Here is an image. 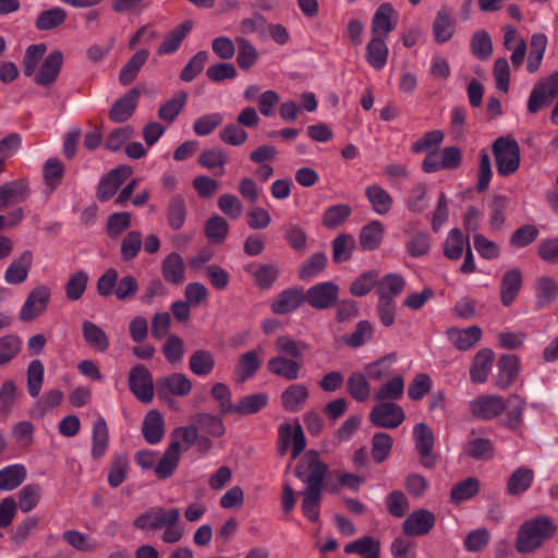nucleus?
<instances>
[{
	"instance_id": "nucleus-40",
	"label": "nucleus",
	"mask_w": 558,
	"mask_h": 558,
	"mask_svg": "<svg viewBox=\"0 0 558 558\" xmlns=\"http://www.w3.org/2000/svg\"><path fill=\"white\" fill-rule=\"evenodd\" d=\"M536 304L538 307H545L554 302L558 296V283L548 276H542L536 280L535 286Z\"/></svg>"
},
{
	"instance_id": "nucleus-43",
	"label": "nucleus",
	"mask_w": 558,
	"mask_h": 558,
	"mask_svg": "<svg viewBox=\"0 0 558 558\" xmlns=\"http://www.w3.org/2000/svg\"><path fill=\"white\" fill-rule=\"evenodd\" d=\"M148 57L149 51L146 49H141L136 51L132 56V58L125 63V65L121 69L119 74V82L122 85L131 84L137 76V73L142 69V66L147 61Z\"/></svg>"
},
{
	"instance_id": "nucleus-39",
	"label": "nucleus",
	"mask_w": 558,
	"mask_h": 558,
	"mask_svg": "<svg viewBox=\"0 0 558 558\" xmlns=\"http://www.w3.org/2000/svg\"><path fill=\"white\" fill-rule=\"evenodd\" d=\"M405 281L399 274H388L377 279V294L379 299L393 300L404 289Z\"/></svg>"
},
{
	"instance_id": "nucleus-36",
	"label": "nucleus",
	"mask_w": 558,
	"mask_h": 558,
	"mask_svg": "<svg viewBox=\"0 0 558 558\" xmlns=\"http://www.w3.org/2000/svg\"><path fill=\"white\" fill-rule=\"evenodd\" d=\"M191 29L192 23L190 21H185L184 23L174 27L169 34H167L158 47V54L162 56L175 52Z\"/></svg>"
},
{
	"instance_id": "nucleus-41",
	"label": "nucleus",
	"mask_w": 558,
	"mask_h": 558,
	"mask_svg": "<svg viewBox=\"0 0 558 558\" xmlns=\"http://www.w3.org/2000/svg\"><path fill=\"white\" fill-rule=\"evenodd\" d=\"M92 440L90 453L93 458H102L108 448V427L102 416L97 417L93 423Z\"/></svg>"
},
{
	"instance_id": "nucleus-7",
	"label": "nucleus",
	"mask_w": 558,
	"mask_h": 558,
	"mask_svg": "<svg viewBox=\"0 0 558 558\" xmlns=\"http://www.w3.org/2000/svg\"><path fill=\"white\" fill-rule=\"evenodd\" d=\"M506 409L504 399L496 395H481L469 402L470 413L478 420L490 421Z\"/></svg>"
},
{
	"instance_id": "nucleus-54",
	"label": "nucleus",
	"mask_w": 558,
	"mask_h": 558,
	"mask_svg": "<svg viewBox=\"0 0 558 558\" xmlns=\"http://www.w3.org/2000/svg\"><path fill=\"white\" fill-rule=\"evenodd\" d=\"M65 19V10L60 7H54L49 10L43 11L38 15L35 22V26L39 31H50L63 24Z\"/></svg>"
},
{
	"instance_id": "nucleus-58",
	"label": "nucleus",
	"mask_w": 558,
	"mask_h": 558,
	"mask_svg": "<svg viewBox=\"0 0 558 558\" xmlns=\"http://www.w3.org/2000/svg\"><path fill=\"white\" fill-rule=\"evenodd\" d=\"M508 405L509 408L504 424L510 429H517L523 421L525 401L518 395H512L508 398Z\"/></svg>"
},
{
	"instance_id": "nucleus-59",
	"label": "nucleus",
	"mask_w": 558,
	"mask_h": 558,
	"mask_svg": "<svg viewBox=\"0 0 558 558\" xmlns=\"http://www.w3.org/2000/svg\"><path fill=\"white\" fill-rule=\"evenodd\" d=\"M62 537L71 547L80 551L88 553L98 548V543L95 539L76 530L65 531Z\"/></svg>"
},
{
	"instance_id": "nucleus-42",
	"label": "nucleus",
	"mask_w": 558,
	"mask_h": 558,
	"mask_svg": "<svg viewBox=\"0 0 558 558\" xmlns=\"http://www.w3.org/2000/svg\"><path fill=\"white\" fill-rule=\"evenodd\" d=\"M26 468L15 463L0 470V490H13L26 478Z\"/></svg>"
},
{
	"instance_id": "nucleus-6",
	"label": "nucleus",
	"mask_w": 558,
	"mask_h": 558,
	"mask_svg": "<svg viewBox=\"0 0 558 558\" xmlns=\"http://www.w3.org/2000/svg\"><path fill=\"white\" fill-rule=\"evenodd\" d=\"M50 298V287L47 284H39L35 287L33 290H31L21 307L19 314L20 319L22 322H31L47 310Z\"/></svg>"
},
{
	"instance_id": "nucleus-51",
	"label": "nucleus",
	"mask_w": 558,
	"mask_h": 558,
	"mask_svg": "<svg viewBox=\"0 0 558 558\" xmlns=\"http://www.w3.org/2000/svg\"><path fill=\"white\" fill-rule=\"evenodd\" d=\"M187 94L179 90L174 96L160 106L158 117L166 122H173L186 104Z\"/></svg>"
},
{
	"instance_id": "nucleus-35",
	"label": "nucleus",
	"mask_w": 558,
	"mask_h": 558,
	"mask_svg": "<svg viewBox=\"0 0 558 558\" xmlns=\"http://www.w3.org/2000/svg\"><path fill=\"white\" fill-rule=\"evenodd\" d=\"M82 333L84 340L97 352H106L110 345L106 332L95 323L84 320L82 324Z\"/></svg>"
},
{
	"instance_id": "nucleus-8",
	"label": "nucleus",
	"mask_w": 558,
	"mask_h": 558,
	"mask_svg": "<svg viewBox=\"0 0 558 558\" xmlns=\"http://www.w3.org/2000/svg\"><path fill=\"white\" fill-rule=\"evenodd\" d=\"M339 287L332 281L312 286L304 294L305 301L316 310L331 307L338 300Z\"/></svg>"
},
{
	"instance_id": "nucleus-57",
	"label": "nucleus",
	"mask_w": 558,
	"mask_h": 558,
	"mask_svg": "<svg viewBox=\"0 0 558 558\" xmlns=\"http://www.w3.org/2000/svg\"><path fill=\"white\" fill-rule=\"evenodd\" d=\"M464 236L460 229L453 228L448 232L444 244V255L452 260L459 259L464 251Z\"/></svg>"
},
{
	"instance_id": "nucleus-4",
	"label": "nucleus",
	"mask_w": 558,
	"mask_h": 558,
	"mask_svg": "<svg viewBox=\"0 0 558 558\" xmlns=\"http://www.w3.org/2000/svg\"><path fill=\"white\" fill-rule=\"evenodd\" d=\"M404 418L403 409L396 402L378 401L369 412L371 423L380 428H397L403 423Z\"/></svg>"
},
{
	"instance_id": "nucleus-44",
	"label": "nucleus",
	"mask_w": 558,
	"mask_h": 558,
	"mask_svg": "<svg viewBox=\"0 0 558 558\" xmlns=\"http://www.w3.org/2000/svg\"><path fill=\"white\" fill-rule=\"evenodd\" d=\"M393 13L395 10L390 3L379 5L372 20L373 36L379 35L380 32L386 36L395 29L396 24L391 21Z\"/></svg>"
},
{
	"instance_id": "nucleus-19",
	"label": "nucleus",
	"mask_w": 558,
	"mask_h": 558,
	"mask_svg": "<svg viewBox=\"0 0 558 558\" xmlns=\"http://www.w3.org/2000/svg\"><path fill=\"white\" fill-rule=\"evenodd\" d=\"M28 193L29 186L26 179H16L2 184L0 186V210L5 209L13 203L25 199Z\"/></svg>"
},
{
	"instance_id": "nucleus-28",
	"label": "nucleus",
	"mask_w": 558,
	"mask_h": 558,
	"mask_svg": "<svg viewBox=\"0 0 558 558\" xmlns=\"http://www.w3.org/2000/svg\"><path fill=\"white\" fill-rule=\"evenodd\" d=\"M534 482V472L532 469L521 466L514 470L507 482V493L510 496H521L530 489Z\"/></svg>"
},
{
	"instance_id": "nucleus-46",
	"label": "nucleus",
	"mask_w": 558,
	"mask_h": 558,
	"mask_svg": "<svg viewBox=\"0 0 558 558\" xmlns=\"http://www.w3.org/2000/svg\"><path fill=\"white\" fill-rule=\"evenodd\" d=\"M268 403V396L263 392L244 396L236 403H234L233 414L251 415L259 412Z\"/></svg>"
},
{
	"instance_id": "nucleus-61",
	"label": "nucleus",
	"mask_w": 558,
	"mask_h": 558,
	"mask_svg": "<svg viewBox=\"0 0 558 558\" xmlns=\"http://www.w3.org/2000/svg\"><path fill=\"white\" fill-rule=\"evenodd\" d=\"M480 489V482L475 477H469L451 488L450 498L452 502L459 504L475 496Z\"/></svg>"
},
{
	"instance_id": "nucleus-38",
	"label": "nucleus",
	"mask_w": 558,
	"mask_h": 558,
	"mask_svg": "<svg viewBox=\"0 0 558 558\" xmlns=\"http://www.w3.org/2000/svg\"><path fill=\"white\" fill-rule=\"evenodd\" d=\"M454 21L448 9L438 11L433 23V33L435 40L439 44L447 43L454 34Z\"/></svg>"
},
{
	"instance_id": "nucleus-3",
	"label": "nucleus",
	"mask_w": 558,
	"mask_h": 558,
	"mask_svg": "<svg viewBox=\"0 0 558 558\" xmlns=\"http://www.w3.org/2000/svg\"><path fill=\"white\" fill-rule=\"evenodd\" d=\"M328 468L315 452H307L295 468L294 474L305 484L304 489L324 490Z\"/></svg>"
},
{
	"instance_id": "nucleus-48",
	"label": "nucleus",
	"mask_w": 558,
	"mask_h": 558,
	"mask_svg": "<svg viewBox=\"0 0 558 558\" xmlns=\"http://www.w3.org/2000/svg\"><path fill=\"white\" fill-rule=\"evenodd\" d=\"M215 364L214 354L206 350L195 351L189 361L191 372L201 377L209 375L214 371Z\"/></svg>"
},
{
	"instance_id": "nucleus-14",
	"label": "nucleus",
	"mask_w": 558,
	"mask_h": 558,
	"mask_svg": "<svg viewBox=\"0 0 558 558\" xmlns=\"http://www.w3.org/2000/svg\"><path fill=\"white\" fill-rule=\"evenodd\" d=\"M192 383L189 377L182 373H173L161 377L157 381V391L160 396L183 397L191 392Z\"/></svg>"
},
{
	"instance_id": "nucleus-33",
	"label": "nucleus",
	"mask_w": 558,
	"mask_h": 558,
	"mask_svg": "<svg viewBox=\"0 0 558 558\" xmlns=\"http://www.w3.org/2000/svg\"><path fill=\"white\" fill-rule=\"evenodd\" d=\"M365 196L376 214L384 216L390 211L392 206V197L380 185H368L365 189Z\"/></svg>"
},
{
	"instance_id": "nucleus-47",
	"label": "nucleus",
	"mask_w": 558,
	"mask_h": 558,
	"mask_svg": "<svg viewBox=\"0 0 558 558\" xmlns=\"http://www.w3.org/2000/svg\"><path fill=\"white\" fill-rule=\"evenodd\" d=\"M301 510L310 521L317 522L320 514L323 490L303 489Z\"/></svg>"
},
{
	"instance_id": "nucleus-1",
	"label": "nucleus",
	"mask_w": 558,
	"mask_h": 558,
	"mask_svg": "<svg viewBox=\"0 0 558 558\" xmlns=\"http://www.w3.org/2000/svg\"><path fill=\"white\" fill-rule=\"evenodd\" d=\"M133 524L140 531L162 532L161 541L166 544L179 543L185 534L178 508L150 507L137 515Z\"/></svg>"
},
{
	"instance_id": "nucleus-34",
	"label": "nucleus",
	"mask_w": 558,
	"mask_h": 558,
	"mask_svg": "<svg viewBox=\"0 0 558 558\" xmlns=\"http://www.w3.org/2000/svg\"><path fill=\"white\" fill-rule=\"evenodd\" d=\"M246 270L254 277L256 286L263 290H268L279 276V267L274 263L253 264L247 266Z\"/></svg>"
},
{
	"instance_id": "nucleus-50",
	"label": "nucleus",
	"mask_w": 558,
	"mask_h": 558,
	"mask_svg": "<svg viewBox=\"0 0 558 558\" xmlns=\"http://www.w3.org/2000/svg\"><path fill=\"white\" fill-rule=\"evenodd\" d=\"M405 251L413 258H421L430 251V235L426 231H415L405 242Z\"/></svg>"
},
{
	"instance_id": "nucleus-62",
	"label": "nucleus",
	"mask_w": 558,
	"mask_h": 558,
	"mask_svg": "<svg viewBox=\"0 0 558 558\" xmlns=\"http://www.w3.org/2000/svg\"><path fill=\"white\" fill-rule=\"evenodd\" d=\"M373 326L368 320L357 323L355 330L343 337V341L351 348H360L373 337Z\"/></svg>"
},
{
	"instance_id": "nucleus-60",
	"label": "nucleus",
	"mask_w": 558,
	"mask_h": 558,
	"mask_svg": "<svg viewBox=\"0 0 558 558\" xmlns=\"http://www.w3.org/2000/svg\"><path fill=\"white\" fill-rule=\"evenodd\" d=\"M327 256L322 252L313 254L302 265L299 276L302 280H312L317 277L326 267Z\"/></svg>"
},
{
	"instance_id": "nucleus-52",
	"label": "nucleus",
	"mask_w": 558,
	"mask_h": 558,
	"mask_svg": "<svg viewBox=\"0 0 558 558\" xmlns=\"http://www.w3.org/2000/svg\"><path fill=\"white\" fill-rule=\"evenodd\" d=\"M63 400V393L59 389L49 390L31 409L33 417L43 418L49 411L58 407Z\"/></svg>"
},
{
	"instance_id": "nucleus-27",
	"label": "nucleus",
	"mask_w": 558,
	"mask_h": 558,
	"mask_svg": "<svg viewBox=\"0 0 558 558\" xmlns=\"http://www.w3.org/2000/svg\"><path fill=\"white\" fill-rule=\"evenodd\" d=\"M304 293L300 289H288L282 291L271 304L274 313L284 315L295 311L303 302Z\"/></svg>"
},
{
	"instance_id": "nucleus-13",
	"label": "nucleus",
	"mask_w": 558,
	"mask_h": 558,
	"mask_svg": "<svg viewBox=\"0 0 558 558\" xmlns=\"http://www.w3.org/2000/svg\"><path fill=\"white\" fill-rule=\"evenodd\" d=\"M236 121L238 123H231L220 132V140H246L247 135L242 126H255L259 118L254 108L246 107L239 113Z\"/></svg>"
},
{
	"instance_id": "nucleus-17",
	"label": "nucleus",
	"mask_w": 558,
	"mask_h": 558,
	"mask_svg": "<svg viewBox=\"0 0 558 558\" xmlns=\"http://www.w3.org/2000/svg\"><path fill=\"white\" fill-rule=\"evenodd\" d=\"M33 265V253L24 251L19 257L14 258L4 271V280L9 284H21L27 277Z\"/></svg>"
},
{
	"instance_id": "nucleus-25",
	"label": "nucleus",
	"mask_w": 558,
	"mask_h": 558,
	"mask_svg": "<svg viewBox=\"0 0 558 558\" xmlns=\"http://www.w3.org/2000/svg\"><path fill=\"white\" fill-rule=\"evenodd\" d=\"M522 287V274L519 269H510L502 276L500 283V301L504 306H510Z\"/></svg>"
},
{
	"instance_id": "nucleus-5",
	"label": "nucleus",
	"mask_w": 558,
	"mask_h": 558,
	"mask_svg": "<svg viewBox=\"0 0 558 558\" xmlns=\"http://www.w3.org/2000/svg\"><path fill=\"white\" fill-rule=\"evenodd\" d=\"M497 171L500 175L513 173L520 166L518 142H493Z\"/></svg>"
},
{
	"instance_id": "nucleus-9",
	"label": "nucleus",
	"mask_w": 558,
	"mask_h": 558,
	"mask_svg": "<svg viewBox=\"0 0 558 558\" xmlns=\"http://www.w3.org/2000/svg\"><path fill=\"white\" fill-rule=\"evenodd\" d=\"M129 387L133 395L144 403H149L154 398L151 374L144 365H136L131 369Z\"/></svg>"
},
{
	"instance_id": "nucleus-30",
	"label": "nucleus",
	"mask_w": 558,
	"mask_h": 558,
	"mask_svg": "<svg viewBox=\"0 0 558 558\" xmlns=\"http://www.w3.org/2000/svg\"><path fill=\"white\" fill-rule=\"evenodd\" d=\"M64 175V167L57 158H49L43 165V181L45 193L52 194L61 184Z\"/></svg>"
},
{
	"instance_id": "nucleus-55",
	"label": "nucleus",
	"mask_w": 558,
	"mask_h": 558,
	"mask_svg": "<svg viewBox=\"0 0 558 558\" xmlns=\"http://www.w3.org/2000/svg\"><path fill=\"white\" fill-rule=\"evenodd\" d=\"M89 277L85 270L72 274L65 283V296L70 301L80 300L86 291Z\"/></svg>"
},
{
	"instance_id": "nucleus-22",
	"label": "nucleus",
	"mask_w": 558,
	"mask_h": 558,
	"mask_svg": "<svg viewBox=\"0 0 558 558\" xmlns=\"http://www.w3.org/2000/svg\"><path fill=\"white\" fill-rule=\"evenodd\" d=\"M268 371L287 380H295L300 376L301 363L298 359L277 355L271 357L267 363Z\"/></svg>"
},
{
	"instance_id": "nucleus-37",
	"label": "nucleus",
	"mask_w": 558,
	"mask_h": 558,
	"mask_svg": "<svg viewBox=\"0 0 558 558\" xmlns=\"http://www.w3.org/2000/svg\"><path fill=\"white\" fill-rule=\"evenodd\" d=\"M163 278L173 284H181L185 280L183 258L178 253L169 254L161 266Z\"/></svg>"
},
{
	"instance_id": "nucleus-10",
	"label": "nucleus",
	"mask_w": 558,
	"mask_h": 558,
	"mask_svg": "<svg viewBox=\"0 0 558 558\" xmlns=\"http://www.w3.org/2000/svg\"><path fill=\"white\" fill-rule=\"evenodd\" d=\"M555 97H558V72L534 86L529 97L527 109L531 113H535Z\"/></svg>"
},
{
	"instance_id": "nucleus-2",
	"label": "nucleus",
	"mask_w": 558,
	"mask_h": 558,
	"mask_svg": "<svg viewBox=\"0 0 558 558\" xmlns=\"http://www.w3.org/2000/svg\"><path fill=\"white\" fill-rule=\"evenodd\" d=\"M557 531L554 521L538 515L521 524L518 530L515 549L520 554H530L538 549Z\"/></svg>"
},
{
	"instance_id": "nucleus-20",
	"label": "nucleus",
	"mask_w": 558,
	"mask_h": 558,
	"mask_svg": "<svg viewBox=\"0 0 558 558\" xmlns=\"http://www.w3.org/2000/svg\"><path fill=\"white\" fill-rule=\"evenodd\" d=\"M495 354L490 349H481L471 363L470 378L474 384H484L490 373Z\"/></svg>"
},
{
	"instance_id": "nucleus-24",
	"label": "nucleus",
	"mask_w": 558,
	"mask_h": 558,
	"mask_svg": "<svg viewBox=\"0 0 558 558\" xmlns=\"http://www.w3.org/2000/svg\"><path fill=\"white\" fill-rule=\"evenodd\" d=\"M138 97L140 90L137 88L130 89L112 105L109 112L110 119L114 122L128 120L135 110Z\"/></svg>"
},
{
	"instance_id": "nucleus-53",
	"label": "nucleus",
	"mask_w": 558,
	"mask_h": 558,
	"mask_svg": "<svg viewBox=\"0 0 558 558\" xmlns=\"http://www.w3.org/2000/svg\"><path fill=\"white\" fill-rule=\"evenodd\" d=\"M355 248V240L351 234L341 233L332 241V258L336 263H343L351 258Z\"/></svg>"
},
{
	"instance_id": "nucleus-63",
	"label": "nucleus",
	"mask_w": 558,
	"mask_h": 558,
	"mask_svg": "<svg viewBox=\"0 0 558 558\" xmlns=\"http://www.w3.org/2000/svg\"><path fill=\"white\" fill-rule=\"evenodd\" d=\"M393 445L392 437L384 432L376 433L372 438V457L377 463L386 460Z\"/></svg>"
},
{
	"instance_id": "nucleus-11",
	"label": "nucleus",
	"mask_w": 558,
	"mask_h": 558,
	"mask_svg": "<svg viewBox=\"0 0 558 558\" xmlns=\"http://www.w3.org/2000/svg\"><path fill=\"white\" fill-rule=\"evenodd\" d=\"M132 170L128 166H120L112 169L109 173L104 175L97 187V198L100 202L110 199L122 185V183L131 175Z\"/></svg>"
},
{
	"instance_id": "nucleus-21",
	"label": "nucleus",
	"mask_w": 558,
	"mask_h": 558,
	"mask_svg": "<svg viewBox=\"0 0 558 558\" xmlns=\"http://www.w3.org/2000/svg\"><path fill=\"white\" fill-rule=\"evenodd\" d=\"M497 367L496 386L507 389L520 372V360L515 355L505 354L500 356Z\"/></svg>"
},
{
	"instance_id": "nucleus-32",
	"label": "nucleus",
	"mask_w": 558,
	"mask_h": 558,
	"mask_svg": "<svg viewBox=\"0 0 558 558\" xmlns=\"http://www.w3.org/2000/svg\"><path fill=\"white\" fill-rule=\"evenodd\" d=\"M389 49L385 43V38L375 35L366 45V60L369 65L376 70H381L387 63Z\"/></svg>"
},
{
	"instance_id": "nucleus-12",
	"label": "nucleus",
	"mask_w": 558,
	"mask_h": 558,
	"mask_svg": "<svg viewBox=\"0 0 558 558\" xmlns=\"http://www.w3.org/2000/svg\"><path fill=\"white\" fill-rule=\"evenodd\" d=\"M436 518L433 512L420 509L412 512L403 522L402 531L408 536L426 535L434 527Z\"/></svg>"
},
{
	"instance_id": "nucleus-18",
	"label": "nucleus",
	"mask_w": 558,
	"mask_h": 558,
	"mask_svg": "<svg viewBox=\"0 0 558 558\" xmlns=\"http://www.w3.org/2000/svg\"><path fill=\"white\" fill-rule=\"evenodd\" d=\"M63 64V54L59 50L50 52L44 60L39 71L36 73L34 81L40 86L51 85L58 77Z\"/></svg>"
},
{
	"instance_id": "nucleus-64",
	"label": "nucleus",
	"mask_w": 558,
	"mask_h": 558,
	"mask_svg": "<svg viewBox=\"0 0 558 558\" xmlns=\"http://www.w3.org/2000/svg\"><path fill=\"white\" fill-rule=\"evenodd\" d=\"M428 206L427 186L425 183H416L412 186L408 199L407 207L412 213H423Z\"/></svg>"
},
{
	"instance_id": "nucleus-29",
	"label": "nucleus",
	"mask_w": 558,
	"mask_h": 558,
	"mask_svg": "<svg viewBox=\"0 0 558 558\" xmlns=\"http://www.w3.org/2000/svg\"><path fill=\"white\" fill-rule=\"evenodd\" d=\"M404 378L400 374H396L387 379L375 392L376 401L396 402L403 397Z\"/></svg>"
},
{
	"instance_id": "nucleus-16",
	"label": "nucleus",
	"mask_w": 558,
	"mask_h": 558,
	"mask_svg": "<svg viewBox=\"0 0 558 558\" xmlns=\"http://www.w3.org/2000/svg\"><path fill=\"white\" fill-rule=\"evenodd\" d=\"M413 438L415 448L422 457V464L427 468L432 466V451L435 440L433 430L425 423H417L413 427Z\"/></svg>"
},
{
	"instance_id": "nucleus-31",
	"label": "nucleus",
	"mask_w": 558,
	"mask_h": 558,
	"mask_svg": "<svg viewBox=\"0 0 558 558\" xmlns=\"http://www.w3.org/2000/svg\"><path fill=\"white\" fill-rule=\"evenodd\" d=\"M385 227L378 220L365 225L360 232L359 242L364 251H374L379 247L384 240Z\"/></svg>"
},
{
	"instance_id": "nucleus-23",
	"label": "nucleus",
	"mask_w": 558,
	"mask_h": 558,
	"mask_svg": "<svg viewBox=\"0 0 558 558\" xmlns=\"http://www.w3.org/2000/svg\"><path fill=\"white\" fill-rule=\"evenodd\" d=\"M165 433L166 427L163 416L156 410L149 411L145 415L142 425V434L144 439L150 445H156L161 441Z\"/></svg>"
},
{
	"instance_id": "nucleus-15",
	"label": "nucleus",
	"mask_w": 558,
	"mask_h": 558,
	"mask_svg": "<svg viewBox=\"0 0 558 558\" xmlns=\"http://www.w3.org/2000/svg\"><path fill=\"white\" fill-rule=\"evenodd\" d=\"M482 329L478 326L466 328L451 327L447 330L450 343L460 351H468L482 339Z\"/></svg>"
},
{
	"instance_id": "nucleus-49",
	"label": "nucleus",
	"mask_w": 558,
	"mask_h": 558,
	"mask_svg": "<svg viewBox=\"0 0 558 558\" xmlns=\"http://www.w3.org/2000/svg\"><path fill=\"white\" fill-rule=\"evenodd\" d=\"M260 367V360L256 351H247L242 354L236 364L235 376L239 381L243 383L255 375Z\"/></svg>"
},
{
	"instance_id": "nucleus-56",
	"label": "nucleus",
	"mask_w": 558,
	"mask_h": 558,
	"mask_svg": "<svg viewBox=\"0 0 558 558\" xmlns=\"http://www.w3.org/2000/svg\"><path fill=\"white\" fill-rule=\"evenodd\" d=\"M348 390L359 402L366 401L371 396V387L364 374L354 372L348 378Z\"/></svg>"
},
{
	"instance_id": "nucleus-26",
	"label": "nucleus",
	"mask_w": 558,
	"mask_h": 558,
	"mask_svg": "<svg viewBox=\"0 0 558 558\" xmlns=\"http://www.w3.org/2000/svg\"><path fill=\"white\" fill-rule=\"evenodd\" d=\"M181 457L180 445L170 442L162 457L155 466V474L160 480L170 477L178 468Z\"/></svg>"
},
{
	"instance_id": "nucleus-45",
	"label": "nucleus",
	"mask_w": 558,
	"mask_h": 558,
	"mask_svg": "<svg viewBox=\"0 0 558 558\" xmlns=\"http://www.w3.org/2000/svg\"><path fill=\"white\" fill-rule=\"evenodd\" d=\"M307 398L308 390L305 386L291 385L282 392L281 401L286 410L298 412L302 409Z\"/></svg>"
}]
</instances>
